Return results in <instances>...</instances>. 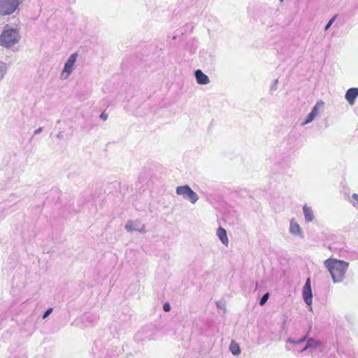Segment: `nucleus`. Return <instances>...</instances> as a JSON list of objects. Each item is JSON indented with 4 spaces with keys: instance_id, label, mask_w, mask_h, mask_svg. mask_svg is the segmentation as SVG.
<instances>
[{
    "instance_id": "obj_1",
    "label": "nucleus",
    "mask_w": 358,
    "mask_h": 358,
    "mask_svg": "<svg viewBox=\"0 0 358 358\" xmlns=\"http://www.w3.org/2000/svg\"><path fill=\"white\" fill-rule=\"evenodd\" d=\"M324 265L330 273L334 283L343 282L349 267L348 262L336 258H329L324 262Z\"/></svg>"
},
{
    "instance_id": "obj_2",
    "label": "nucleus",
    "mask_w": 358,
    "mask_h": 358,
    "mask_svg": "<svg viewBox=\"0 0 358 358\" xmlns=\"http://www.w3.org/2000/svg\"><path fill=\"white\" fill-rule=\"evenodd\" d=\"M20 38L19 29L6 24L0 34V45L6 48H10L17 45Z\"/></svg>"
},
{
    "instance_id": "obj_3",
    "label": "nucleus",
    "mask_w": 358,
    "mask_h": 358,
    "mask_svg": "<svg viewBox=\"0 0 358 358\" xmlns=\"http://www.w3.org/2000/svg\"><path fill=\"white\" fill-rule=\"evenodd\" d=\"M176 193L178 196H182L183 199L189 201L192 204L196 203L199 199L197 193L194 192L187 185L178 186L176 189Z\"/></svg>"
},
{
    "instance_id": "obj_4",
    "label": "nucleus",
    "mask_w": 358,
    "mask_h": 358,
    "mask_svg": "<svg viewBox=\"0 0 358 358\" xmlns=\"http://www.w3.org/2000/svg\"><path fill=\"white\" fill-rule=\"evenodd\" d=\"M78 57L77 52L71 54L66 62L64 68L60 73V78L62 80H67L76 69V63Z\"/></svg>"
},
{
    "instance_id": "obj_5",
    "label": "nucleus",
    "mask_w": 358,
    "mask_h": 358,
    "mask_svg": "<svg viewBox=\"0 0 358 358\" xmlns=\"http://www.w3.org/2000/svg\"><path fill=\"white\" fill-rule=\"evenodd\" d=\"M20 3V0H0V15H11L18 8Z\"/></svg>"
},
{
    "instance_id": "obj_6",
    "label": "nucleus",
    "mask_w": 358,
    "mask_h": 358,
    "mask_svg": "<svg viewBox=\"0 0 358 358\" xmlns=\"http://www.w3.org/2000/svg\"><path fill=\"white\" fill-rule=\"evenodd\" d=\"M324 110V102L319 100L316 102L312 110L306 117L305 120L301 124L302 126L312 122L317 117L320 116Z\"/></svg>"
},
{
    "instance_id": "obj_7",
    "label": "nucleus",
    "mask_w": 358,
    "mask_h": 358,
    "mask_svg": "<svg viewBox=\"0 0 358 358\" xmlns=\"http://www.w3.org/2000/svg\"><path fill=\"white\" fill-rule=\"evenodd\" d=\"M302 296L305 303L308 306H310L313 302V294L310 278L306 280V283L303 287Z\"/></svg>"
},
{
    "instance_id": "obj_8",
    "label": "nucleus",
    "mask_w": 358,
    "mask_h": 358,
    "mask_svg": "<svg viewBox=\"0 0 358 358\" xmlns=\"http://www.w3.org/2000/svg\"><path fill=\"white\" fill-rule=\"evenodd\" d=\"M289 232L295 237L303 238L304 237L303 231L300 225L292 219L289 222Z\"/></svg>"
},
{
    "instance_id": "obj_9",
    "label": "nucleus",
    "mask_w": 358,
    "mask_h": 358,
    "mask_svg": "<svg viewBox=\"0 0 358 358\" xmlns=\"http://www.w3.org/2000/svg\"><path fill=\"white\" fill-rule=\"evenodd\" d=\"M125 229L127 231H139L144 232L145 227L144 225L141 223L138 220H129L126 225Z\"/></svg>"
},
{
    "instance_id": "obj_10",
    "label": "nucleus",
    "mask_w": 358,
    "mask_h": 358,
    "mask_svg": "<svg viewBox=\"0 0 358 358\" xmlns=\"http://www.w3.org/2000/svg\"><path fill=\"white\" fill-rule=\"evenodd\" d=\"M358 96V88L352 87L347 90L345 98L348 101L350 105H353L355 101Z\"/></svg>"
},
{
    "instance_id": "obj_11",
    "label": "nucleus",
    "mask_w": 358,
    "mask_h": 358,
    "mask_svg": "<svg viewBox=\"0 0 358 358\" xmlns=\"http://www.w3.org/2000/svg\"><path fill=\"white\" fill-rule=\"evenodd\" d=\"M194 76L197 83L199 85H207L210 83V79L208 76L204 74L200 69L194 72Z\"/></svg>"
},
{
    "instance_id": "obj_12",
    "label": "nucleus",
    "mask_w": 358,
    "mask_h": 358,
    "mask_svg": "<svg viewBox=\"0 0 358 358\" xmlns=\"http://www.w3.org/2000/svg\"><path fill=\"white\" fill-rule=\"evenodd\" d=\"M216 235L223 245L228 246L229 238L227 236V231L224 228L220 227L217 230Z\"/></svg>"
},
{
    "instance_id": "obj_13",
    "label": "nucleus",
    "mask_w": 358,
    "mask_h": 358,
    "mask_svg": "<svg viewBox=\"0 0 358 358\" xmlns=\"http://www.w3.org/2000/svg\"><path fill=\"white\" fill-rule=\"evenodd\" d=\"M303 213L306 222H311L313 221L315 216L311 207H309L305 204L303 206Z\"/></svg>"
},
{
    "instance_id": "obj_14",
    "label": "nucleus",
    "mask_w": 358,
    "mask_h": 358,
    "mask_svg": "<svg viewBox=\"0 0 358 358\" xmlns=\"http://www.w3.org/2000/svg\"><path fill=\"white\" fill-rule=\"evenodd\" d=\"M229 350L233 355L238 356L241 354V348L238 343L231 341L229 345Z\"/></svg>"
},
{
    "instance_id": "obj_15",
    "label": "nucleus",
    "mask_w": 358,
    "mask_h": 358,
    "mask_svg": "<svg viewBox=\"0 0 358 358\" xmlns=\"http://www.w3.org/2000/svg\"><path fill=\"white\" fill-rule=\"evenodd\" d=\"M320 345V342L313 339L309 338L307 341L306 346L301 350V352L305 351L309 348H316Z\"/></svg>"
},
{
    "instance_id": "obj_16",
    "label": "nucleus",
    "mask_w": 358,
    "mask_h": 358,
    "mask_svg": "<svg viewBox=\"0 0 358 358\" xmlns=\"http://www.w3.org/2000/svg\"><path fill=\"white\" fill-rule=\"evenodd\" d=\"M8 70V64L0 60V82L3 80Z\"/></svg>"
},
{
    "instance_id": "obj_17",
    "label": "nucleus",
    "mask_w": 358,
    "mask_h": 358,
    "mask_svg": "<svg viewBox=\"0 0 358 358\" xmlns=\"http://www.w3.org/2000/svg\"><path fill=\"white\" fill-rule=\"evenodd\" d=\"M268 297H269V294L268 293L264 294L262 296V297L261 298L260 301H259V305L260 306H264L266 303V301H268Z\"/></svg>"
},
{
    "instance_id": "obj_18",
    "label": "nucleus",
    "mask_w": 358,
    "mask_h": 358,
    "mask_svg": "<svg viewBox=\"0 0 358 358\" xmlns=\"http://www.w3.org/2000/svg\"><path fill=\"white\" fill-rule=\"evenodd\" d=\"M352 201H350V203L353 206H356L358 203V194L354 193L352 194Z\"/></svg>"
},
{
    "instance_id": "obj_19",
    "label": "nucleus",
    "mask_w": 358,
    "mask_h": 358,
    "mask_svg": "<svg viewBox=\"0 0 358 358\" xmlns=\"http://www.w3.org/2000/svg\"><path fill=\"white\" fill-rule=\"evenodd\" d=\"M336 15H334L333 17H331L329 21L327 22V24H326V26L324 27V31H327L330 27L332 25V24L334 23V22L336 20Z\"/></svg>"
},
{
    "instance_id": "obj_20",
    "label": "nucleus",
    "mask_w": 358,
    "mask_h": 358,
    "mask_svg": "<svg viewBox=\"0 0 358 358\" xmlns=\"http://www.w3.org/2000/svg\"><path fill=\"white\" fill-rule=\"evenodd\" d=\"M278 79H275L273 81V83L271 86V92H273V91H275L277 90V86H278Z\"/></svg>"
},
{
    "instance_id": "obj_21",
    "label": "nucleus",
    "mask_w": 358,
    "mask_h": 358,
    "mask_svg": "<svg viewBox=\"0 0 358 358\" xmlns=\"http://www.w3.org/2000/svg\"><path fill=\"white\" fill-rule=\"evenodd\" d=\"M52 312V308H48L43 314V319L46 318L48 316L50 315V313Z\"/></svg>"
},
{
    "instance_id": "obj_22",
    "label": "nucleus",
    "mask_w": 358,
    "mask_h": 358,
    "mask_svg": "<svg viewBox=\"0 0 358 358\" xmlns=\"http://www.w3.org/2000/svg\"><path fill=\"white\" fill-rule=\"evenodd\" d=\"M306 337H304L302 339L298 341H292L291 339H289L287 341V342H289V343H296V344H300L301 343H303L305 340H306Z\"/></svg>"
},
{
    "instance_id": "obj_23",
    "label": "nucleus",
    "mask_w": 358,
    "mask_h": 358,
    "mask_svg": "<svg viewBox=\"0 0 358 358\" xmlns=\"http://www.w3.org/2000/svg\"><path fill=\"white\" fill-rule=\"evenodd\" d=\"M163 310H164L165 312H169V311H170V310H171V306H170L169 303H164V306H163Z\"/></svg>"
},
{
    "instance_id": "obj_24",
    "label": "nucleus",
    "mask_w": 358,
    "mask_h": 358,
    "mask_svg": "<svg viewBox=\"0 0 358 358\" xmlns=\"http://www.w3.org/2000/svg\"><path fill=\"white\" fill-rule=\"evenodd\" d=\"M42 131H43V127H39L34 131V134L37 135V134H40Z\"/></svg>"
},
{
    "instance_id": "obj_25",
    "label": "nucleus",
    "mask_w": 358,
    "mask_h": 358,
    "mask_svg": "<svg viewBox=\"0 0 358 358\" xmlns=\"http://www.w3.org/2000/svg\"><path fill=\"white\" fill-rule=\"evenodd\" d=\"M107 117H108L107 115L103 113H101V115H100V118L101 120H103V121H106L107 120Z\"/></svg>"
},
{
    "instance_id": "obj_26",
    "label": "nucleus",
    "mask_w": 358,
    "mask_h": 358,
    "mask_svg": "<svg viewBox=\"0 0 358 358\" xmlns=\"http://www.w3.org/2000/svg\"><path fill=\"white\" fill-rule=\"evenodd\" d=\"M280 2H282L284 0H279Z\"/></svg>"
}]
</instances>
